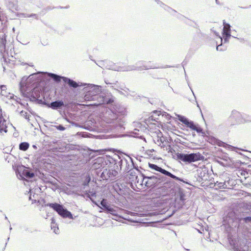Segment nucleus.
Instances as JSON below:
<instances>
[{"instance_id": "f257e3e1", "label": "nucleus", "mask_w": 251, "mask_h": 251, "mask_svg": "<svg viewBox=\"0 0 251 251\" xmlns=\"http://www.w3.org/2000/svg\"><path fill=\"white\" fill-rule=\"evenodd\" d=\"M106 114L110 116L107 121L99 117H89L84 123L83 128L97 132H123L125 129L123 120L126 114L125 108L115 105L112 109L107 110Z\"/></svg>"}, {"instance_id": "f03ea898", "label": "nucleus", "mask_w": 251, "mask_h": 251, "mask_svg": "<svg viewBox=\"0 0 251 251\" xmlns=\"http://www.w3.org/2000/svg\"><path fill=\"white\" fill-rule=\"evenodd\" d=\"M148 165L149 168L151 170L160 173H152L153 175L152 176H149L156 177L157 176H158L157 178H160L161 179H162V180H159V181H157V182L154 184V186L152 187H150L151 189L157 188L158 189L162 190L164 193L166 192V193H168V192H171L175 185L174 181L171 180V179L176 180L179 183L183 182L189 185H192L191 184V182L187 179L176 176L171 172L162 168L156 164L149 163Z\"/></svg>"}, {"instance_id": "7ed1b4c3", "label": "nucleus", "mask_w": 251, "mask_h": 251, "mask_svg": "<svg viewBox=\"0 0 251 251\" xmlns=\"http://www.w3.org/2000/svg\"><path fill=\"white\" fill-rule=\"evenodd\" d=\"M107 162L111 166V170H105L103 175L106 177L110 178V181L116 179L119 174H126L132 169L137 168V164L134 160L129 155L124 156L114 155L111 156Z\"/></svg>"}, {"instance_id": "20e7f679", "label": "nucleus", "mask_w": 251, "mask_h": 251, "mask_svg": "<svg viewBox=\"0 0 251 251\" xmlns=\"http://www.w3.org/2000/svg\"><path fill=\"white\" fill-rule=\"evenodd\" d=\"M88 184L89 182H84L83 183L84 190L82 191V193L83 197L90 199L93 203L97 206L100 204L101 208L104 212L111 214L113 220L118 221L121 217L118 214V207L110 205L102 198V188L97 185L92 189H88L89 188Z\"/></svg>"}, {"instance_id": "39448f33", "label": "nucleus", "mask_w": 251, "mask_h": 251, "mask_svg": "<svg viewBox=\"0 0 251 251\" xmlns=\"http://www.w3.org/2000/svg\"><path fill=\"white\" fill-rule=\"evenodd\" d=\"M135 168L126 173L127 175L124 179L133 190H135V187L138 189L150 188L157 181L162 180L160 178H157L158 177L157 176H149L148 174H144L140 170L141 168L138 165L137 168Z\"/></svg>"}, {"instance_id": "423d86ee", "label": "nucleus", "mask_w": 251, "mask_h": 251, "mask_svg": "<svg viewBox=\"0 0 251 251\" xmlns=\"http://www.w3.org/2000/svg\"><path fill=\"white\" fill-rule=\"evenodd\" d=\"M81 94L84 100L87 101H96L91 104L97 106L102 104H112L113 99L111 96L106 95L101 91V86L91 83H85V86L83 87Z\"/></svg>"}, {"instance_id": "0eeeda50", "label": "nucleus", "mask_w": 251, "mask_h": 251, "mask_svg": "<svg viewBox=\"0 0 251 251\" xmlns=\"http://www.w3.org/2000/svg\"><path fill=\"white\" fill-rule=\"evenodd\" d=\"M111 158L109 155L106 156L98 157L92 161V168L95 170V173L96 174L97 179L99 181H105V182L110 181V178L104 177L103 175L105 170H111V166L109 165L107 162L109 159Z\"/></svg>"}, {"instance_id": "6e6552de", "label": "nucleus", "mask_w": 251, "mask_h": 251, "mask_svg": "<svg viewBox=\"0 0 251 251\" xmlns=\"http://www.w3.org/2000/svg\"><path fill=\"white\" fill-rule=\"evenodd\" d=\"M166 151L171 153L174 159L179 160L186 163H190L198 161L203 160L204 157L200 152L183 153L176 152L171 144H168Z\"/></svg>"}, {"instance_id": "1a4fd4ad", "label": "nucleus", "mask_w": 251, "mask_h": 251, "mask_svg": "<svg viewBox=\"0 0 251 251\" xmlns=\"http://www.w3.org/2000/svg\"><path fill=\"white\" fill-rule=\"evenodd\" d=\"M6 35H3L0 41V54L2 56L3 61L7 63V57H13V52L15 54L14 45L10 43L6 46Z\"/></svg>"}, {"instance_id": "9d476101", "label": "nucleus", "mask_w": 251, "mask_h": 251, "mask_svg": "<svg viewBox=\"0 0 251 251\" xmlns=\"http://www.w3.org/2000/svg\"><path fill=\"white\" fill-rule=\"evenodd\" d=\"M45 205V206H48L52 208L62 218H68L72 220L74 219L72 213L68 210V209L63 204H59L57 202H49Z\"/></svg>"}, {"instance_id": "9b49d317", "label": "nucleus", "mask_w": 251, "mask_h": 251, "mask_svg": "<svg viewBox=\"0 0 251 251\" xmlns=\"http://www.w3.org/2000/svg\"><path fill=\"white\" fill-rule=\"evenodd\" d=\"M128 183L124 179L117 180L114 182L112 188L114 192L121 196L129 195L132 191Z\"/></svg>"}, {"instance_id": "f8f14e48", "label": "nucleus", "mask_w": 251, "mask_h": 251, "mask_svg": "<svg viewBox=\"0 0 251 251\" xmlns=\"http://www.w3.org/2000/svg\"><path fill=\"white\" fill-rule=\"evenodd\" d=\"M228 241L233 251H247L248 250L246 244L239 239L229 237Z\"/></svg>"}, {"instance_id": "ddd939ff", "label": "nucleus", "mask_w": 251, "mask_h": 251, "mask_svg": "<svg viewBox=\"0 0 251 251\" xmlns=\"http://www.w3.org/2000/svg\"><path fill=\"white\" fill-rule=\"evenodd\" d=\"M228 120L232 125L243 124V113L236 110H233L228 118Z\"/></svg>"}, {"instance_id": "4468645a", "label": "nucleus", "mask_w": 251, "mask_h": 251, "mask_svg": "<svg viewBox=\"0 0 251 251\" xmlns=\"http://www.w3.org/2000/svg\"><path fill=\"white\" fill-rule=\"evenodd\" d=\"M208 170L206 168L203 169H198L197 170V175L198 177L197 180L199 182L203 183L204 181L208 180L209 179Z\"/></svg>"}, {"instance_id": "2eb2a0df", "label": "nucleus", "mask_w": 251, "mask_h": 251, "mask_svg": "<svg viewBox=\"0 0 251 251\" xmlns=\"http://www.w3.org/2000/svg\"><path fill=\"white\" fill-rule=\"evenodd\" d=\"M64 83L65 84H68L69 87L75 89L78 88L79 91L82 90L83 87L85 86V83L76 82L67 77L64 78Z\"/></svg>"}, {"instance_id": "dca6fc26", "label": "nucleus", "mask_w": 251, "mask_h": 251, "mask_svg": "<svg viewBox=\"0 0 251 251\" xmlns=\"http://www.w3.org/2000/svg\"><path fill=\"white\" fill-rule=\"evenodd\" d=\"M43 73H44V72H38L35 74L33 73V74H31V75H30L29 76L34 75H40V74H43ZM45 74L47 75V76L48 77L51 78L52 79V80L56 83H59L60 82H61L62 81L64 82V78H65V77H66V76H64L59 75L56 74H54V73H52L45 72Z\"/></svg>"}, {"instance_id": "f3484780", "label": "nucleus", "mask_w": 251, "mask_h": 251, "mask_svg": "<svg viewBox=\"0 0 251 251\" xmlns=\"http://www.w3.org/2000/svg\"><path fill=\"white\" fill-rule=\"evenodd\" d=\"M131 71H142V70H146L150 69H157V68H171L173 67V66L170 65H166L165 66H136V64L135 65H130Z\"/></svg>"}, {"instance_id": "a211bd4d", "label": "nucleus", "mask_w": 251, "mask_h": 251, "mask_svg": "<svg viewBox=\"0 0 251 251\" xmlns=\"http://www.w3.org/2000/svg\"><path fill=\"white\" fill-rule=\"evenodd\" d=\"M176 119L185 125L187 127L190 128L193 127V126L194 123L193 121H191L186 117L179 114H176Z\"/></svg>"}, {"instance_id": "6ab92c4d", "label": "nucleus", "mask_w": 251, "mask_h": 251, "mask_svg": "<svg viewBox=\"0 0 251 251\" xmlns=\"http://www.w3.org/2000/svg\"><path fill=\"white\" fill-rule=\"evenodd\" d=\"M64 106V102L62 100H57L54 101H51L49 105V107L54 109H62Z\"/></svg>"}, {"instance_id": "aec40b11", "label": "nucleus", "mask_w": 251, "mask_h": 251, "mask_svg": "<svg viewBox=\"0 0 251 251\" xmlns=\"http://www.w3.org/2000/svg\"><path fill=\"white\" fill-rule=\"evenodd\" d=\"M58 149L60 152H69L71 151H74L76 149L75 145L71 144H65L61 146H58Z\"/></svg>"}, {"instance_id": "412c9836", "label": "nucleus", "mask_w": 251, "mask_h": 251, "mask_svg": "<svg viewBox=\"0 0 251 251\" xmlns=\"http://www.w3.org/2000/svg\"><path fill=\"white\" fill-rule=\"evenodd\" d=\"M5 5L7 8L11 11L12 12H14V11L18 10V5L16 3H15L14 2L11 1L9 0H5Z\"/></svg>"}, {"instance_id": "4be33fe9", "label": "nucleus", "mask_w": 251, "mask_h": 251, "mask_svg": "<svg viewBox=\"0 0 251 251\" xmlns=\"http://www.w3.org/2000/svg\"><path fill=\"white\" fill-rule=\"evenodd\" d=\"M222 36L224 40V43H227L229 42V38L231 37V31H226L223 30ZM232 37L235 38V37L232 36Z\"/></svg>"}, {"instance_id": "5701e85b", "label": "nucleus", "mask_w": 251, "mask_h": 251, "mask_svg": "<svg viewBox=\"0 0 251 251\" xmlns=\"http://www.w3.org/2000/svg\"><path fill=\"white\" fill-rule=\"evenodd\" d=\"M51 222L50 227H51V229L53 230V232L55 234H58L59 229L58 226L57 224L55 223V220L54 218L53 217H52L51 219Z\"/></svg>"}, {"instance_id": "b1692460", "label": "nucleus", "mask_w": 251, "mask_h": 251, "mask_svg": "<svg viewBox=\"0 0 251 251\" xmlns=\"http://www.w3.org/2000/svg\"><path fill=\"white\" fill-rule=\"evenodd\" d=\"M8 21H2L0 22V32L3 33V35H6V33L7 32V23Z\"/></svg>"}, {"instance_id": "393cba45", "label": "nucleus", "mask_w": 251, "mask_h": 251, "mask_svg": "<svg viewBox=\"0 0 251 251\" xmlns=\"http://www.w3.org/2000/svg\"><path fill=\"white\" fill-rule=\"evenodd\" d=\"M193 127L191 128L193 130L196 131L198 133H201L202 136L205 135V132L203 131V129L198 125L194 123Z\"/></svg>"}, {"instance_id": "a878e982", "label": "nucleus", "mask_w": 251, "mask_h": 251, "mask_svg": "<svg viewBox=\"0 0 251 251\" xmlns=\"http://www.w3.org/2000/svg\"><path fill=\"white\" fill-rule=\"evenodd\" d=\"M112 70H114L117 71H131L130 65L125 66V67H118L117 68L115 67L110 68Z\"/></svg>"}, {"instance_id": "bb28decb", "label": "nucleus", "mask_w": 251, "mask_h": 251, "mask_svg": "<svg viewBox=\"0 0 251 251\" xmlns=\"http://www.w3.org/2000/svg\"><path fill=\"white\" fill-rule=\"evenodd\" d=\"M29 147V144L26 142H21L19 145V148L23 151H26Z\"/></svg>"}, {"instance_id": "cd10ccee", "label": "nucleus", "mask_w": 251, "mask_h": 251, "mask_svg": "<svg viewBox=\"0 0 251 251\" xmlns=\"http://www.w3.org/2000/svg\"><path fill=\"white\" fill-rule=\"evenodd\" d=\"M221 159L223 160L228 162L232 164L234 163V161L233 160V158L229 157L228 154L226 153H223L221 156Z\"/></svg>"}, {"instance_id": "c85d7f7f", "label": "nucleus", "mask_w": 251, "mask_h": 251, "mask_svg": "<svg viewBox=\"0 0 251 251\" xmlns=\"http://www.w3.org/2000/svg\"><path fill=\"white\" fill-rule=\"evenodd\" d=\"M90 151H91V149H88L86 150L83 151V152L82 153V155L84 157V161L86 162H89V156Z\"/></svg>"}, {"instance_id": "c756f323", "label": "nucleus", "mask_w": 251, "mask_h": 251, "mask_svg": "<svg viewBox=\"0 0 251 251\" xmlns=\"http://www.w3.org/2000/svg\"><path fill=\"white\" fill-rule=\"evenodd\" d=\"M167 140V137L164 136L161 132L157 135V141L161 145V143H165V141Z\"/></svg>"}, {"instance_id": "7c9ffc66", "label": "nucleus", "mask_w": 251, "mask_h": 251, "mask_svg": "<svg viewBox=\"0 0 251 251\" xmlns=\"http://www.w3.org/2000/svg\"><path fill=\"white\" fill-rule=\"evenodd\" d=\"M214 33L215 34V35L216 36H218L219 37V38L220 39H221V45H218V46H217V47H216V50H219V51H224L225 50H226V48H220V47H221L222 46V44H223V39L222 38V37L220 36L219 33H218L217 32L214 31Z\"/></svg>"}, {"instance_id": "2f4dec72", "label": "nucleus", "mask_w": 251, "mask_h": 251, "mask_svg": "<svg viewBox=\"0 0 251 251\" xmlns=\"http://www.w3.org/2000/svg\"><path fill=\"white\" fill-rule=\"evenodd\" d=\"M2 21H8L7 18L6 14L0 8V22Z\"/></svg>"}, {"instance_id": "473e14b6", "label": "nucleus", "mask_w": 251, "mask_h": 251, "mask_svg": "<svg viewBox=\"0 0 251 251\" xmlns=\"http://www.w3.org/2000/svg\"><path fill=\"white\" fill-rule=\"evenodd\" d=\"M243 123L248 122H251V115L243 113Z\"/></svg>"}, {"instance_id": "72a5a7b5", "label": "nucleus", "mask_w": 251, "mask_h": 251, "mask_svg": "<svg viewBox=\"0 0 251 251\" xmlns=\"http://www.w3.org/2000/svg\"><path fill=\"white\" fill-rule=\"evenodd\" d=\"M240 221H243L244 223L247 224H251V216L241 218Z\"/></svg>"}, {"instance_id": "f704fd0d", "label": "nucleus", "mask_w": 251, "mask_h": 251, "mask_svg": "<svg viewBox=\"0 0 251 251\" xmlns=\"http://www.w3.org/2000/svg\"><path fill=\"white\" fill-rule=\"evenodd\" d=\"M137 131H139V130H137L136 129H134V131L132 132L131 136L133 137L139 138L140 139H144L145 140L146 139H145V138L144 137V136H143V135H141L140 136H138V133Z\"/></svg>"}, {"instance_id": "c9c22d12", "label": "nucleus", "mask_w": 251, "mask_h": 251, "mask_svg": "<svg viewBox=\"0 0 251 251\" xmlns=\"http://www.w3.org/2000/svg\"><path fill=\"white\" fill-rule=\"evenodd\" d=\"M223 25L224 28L223 30H226V31H231V26L228 24L226 23L225 20H223Z\"/></svg>"}, {"instance_id": "e433bc0d", "label": "nucleus", "mask_w": 251, "mask_h": 251, "mask_svg": "<svg viewBox=\"0 0 251 251\" xmlns=\"http://www.w3.org/2000/svg\"><path fill=\"white\" fill-rule=\"evenodd\" d=\"M0 89L1 90L0 94L2 96L7 97L6 94L4 93V91L6 90V86L5 85H0Z\"/></svg>"}, {"instance_id": "4c0bfd02", "label": "nucleus", "mask_w": 251, "mask_h": 251, "mask_svg": "<svg viewBox=\"0 0 251 251\" xmlns=\"http://www.w3.org/2000/svg\"><path fill=\"white\" fill-rule=\"evenodd\" d=\"M226 182L228 183V184H229L230 180H229L228 181H227L226 182H219L217 184V186L220 188H225L227 186V185L226 184Z\"/></svg>"}, {"instance_id": "58836bf2", "label": "nucleus", "mask_w": 251, "mask_h": 251, "mask_svg": "<svg viewBox=\"0 0 251 251\" xmlns=\"http://www.w3.org/2000/svg\"><path fill=\"white\" fill-rule=\"evenodd\" d=\"M21 116H24L26 120L29 121V115H27V112L24 110H22L20 112Z\"/></svg>"}, {"instance_id": "ea45409f", "label": "nucleus", "mask_w": 251, "mask_h": 251, "mask_svg": "<svg viewBox=\"0 0 251 251\" xmlns=\"http://www.w3.org/2000/svg\"><path fill=\"white\" fill-rule=\"evenodd\" d=\"M145 61H138L136 63V66H142V67H144V66H154V65H145Z\"/></svg>"}, {"instance_id": "a19ab883", "label": "nucleus", "mask_w": 251, "mask_h": 251, "mask_svg": "<svg viewBox=\"0 0 251 251\" xmlns=\"http://www.w3.org/2000/svg\"><path fill=\"white\" fill-rule=\"evenodd\" d=\"M96 154V152L94 151L91 150V151H90L89 153V162L95 157Z\"/></svg>"}, {"instance_id": "79ce46f5", "label": "nucleus", "mask_w": 251, "mask_h": 251, "mask_svg": "<svg viewBox=\"0 0 251 251\" xmlns=\"http://www.w3.org/2000/svg\"><path fill=\"white\" fill-rule=\"evenodd\" d=\"M53 126L55 127L57 130L60 131H63L65 129V127L62 125L61 124Z\"/></svg>"}, {"instance_id": "37998d69", "label": "nucleus", "mask_w": 251, "mask_h": 251, "mask_svg": "<svg viewBox=\"0 0 251 251\" xmlns=\"http://www.w3.org/2000/svg\"><path fill=\"white\" fill-rule=\"evenodd\" d=\"M163 8L166 11L170 12V10H171L172 11H174L175 12H176V11L173 9L172 8L169 7V6L165 4Z\"/></svg>"}, {"instance_id": "c03bdc74", "label": "nucleus", "mask_w": 251, "mask_h": 251, "mask_svg": "<svg viewBox=\"0 0 251 251\" xmlns=\"http://www.w3.org/2000/svg\"><path fill=\"white\" fill-rule=\"evenodd\" d=\"M26 176L29 178H33L35 176V174L33 172H28L26 173Z\"/></svg>"}, {"instance_id": "a18cd8bd", "label": "nucleus", "mask_w": 251, "mask_h": 251, "mask_svg": "<svg viewBox=\"0 0 251 251\" xmlns=\"http://www.w3.org/2000/svg\"><path fill=\"white\" fill-rule=\"evenodd\" d=\"M228 148L229 149H230L231 151H235L237 152V150H241V149H239V148H238L237 147H233V146H231V145H229Z\"/></svg>"}, {"instance_id": "49530a36", "label": "nucleus", "mask_w": 251, "mask_h": 251, "mask_svg": "<svg viewBox=\"0 0 251 251\" xmlns=\"http://www.w3.org/2000/svg\"><path fill=\"white\" fill-rule=\"evenodd\" d=\"M173 142V139L171 137H169V138L167 137V140L165 141V143L168 144H171V143Z\"/></svg>"}, {"instance_id": "de8ad7c7", "label": "nucleus", "mask_w": 251, "mask_h": 251, "mask_svg": "<svg viewBox=\"0 0 251 251\" xmlns=\"http://www.w3.org/2000/svg\"><path fill=\"white\" fill-rule=\"evenodd\" d=\"M154 1L159 4L161 7H163L164 5H165V4H164L163 2L160 1V0H154Z\"/></svg>"}, {"instance_id": "09e8293b", "label": "nucleus", "mask_w": 251, "mask_h": 251, "mask_svg": "<svg viewBox=\"0 0 251 251\" xmlns=\"http://www.w3.org/2000/svg\"><path fill=\"white\" fill-rule=\"evenodd\" d=\"M161 147L162 149H163L164 150H166L167 149V148L168 147L167 144L166 143H161V145H159Z\"/></svg>"}, {"instance_id": "8fccbe9b", "label": "nucleus", "mask_w": 251, "mask_h": 251, "mask_svg": "<svg viewBox=\"0 0 251 251\" xmlns=\"http://www.w3.org/2000/svg\"><path fill=\"white\" fill-rule=\"evenodd\" d=\"M66 121H67V122H68L69 123L71 124L72 125H74V126H78V124L77 123H75V122H72V121H71V120H70V119H68V118H66Z\"/></svg>"}, {"instance_id": "3c124183", "label": "nucleus", "mask_w": 251, "mask_h": 251, "mask_svg": "<svg viewBox=\"0 0 251 251\" xmlns=\"http://www.w3.org/2000/svg\"><path fill=\"white\" fill-rule=\"evenodd\" d=\"M154 151V150L153 149L149 150L146 151V153L149 156H151V155H152L151 153Z\"/></svg>"}, {"instance_id": "603ef678", "label": "nucleus", "mask_w": 251, "mask_h": 251, "mask_svg": "<svg viewBox=\"0 0 251 251\" xmlns=\"http://www.w3.org/2000/svg\"><path fill=\"white\" fill-rule=\"evenodd\" d=\"M30 17L34 18L35 19H37V20L38 19V16L36 14H33V13L30 14Z\"/></svg>"}, {"instance_id": "864d4df0", "label": "nucleus", "mask_w": 251, "mask_h": 251, "mask_svg": "<svg viewBox=\"0 0 251 251\" xmlns=\"http://www.w3.org/2000/svg\"><path fill=\"white\" fill-rule=\"evenodd\" d=\"M188 85H189L188 84ZM189 86L190 88L191 89V91H192V93H193V95H194V98H195V101H196V103H197V106H198L199 108H200V106H199V104H198V102L196 101V96H195V94H194V92L193 91V90H192V89H191V88L190 87V86Z\"/></svg>"}, {"instance_id": "5fc2aeb1", "label": "nucleus", "mask_w": 251, "mask_h": 251, "mask_svg": "<svg viewBox=\"0 0 251 251\" xmlns=\"http://www.w3.org/2000/svg\"><path fill=\"white\" fill-rule=\"evenodd\" d=\"M26 105H27V107L26 108V109H27V110H28L30 113L33 114L34 112L32 111L31 108L28 106V105L27 103H26Z\"/></svg>"}, {"instance_id": "6e6d98bb", "label": "nucleus", "mask_w": 251, "mask_h": 251, "mask_svg": "<svg viewBox=\"0 0 251 251\" xmlns=\"http://www.w3.org/2000/svg\"><path fill=\"white\" fill-rule=\"evenodd\" d=\"M5 121H4L2 123L0 121V133H1L3 131V128L1 127V126L4 125Z\"/></svg>"}, {"instance_id": "4d7b16f0", "label": "nucleus", "mask_w": 251, "mask_h": 251, "mask_svg": "<svg viewBox=\"0 0 251 251\" xmlns=\"http://www.w3.org/2000/svg\"><path fill=\"white\" fill-rule=\"evenodd\" d=\"M23 15L25 18L30 17V14L27 13H23Z\"/></svg>"}, {"instance_id": "13d9d810", "label": "nucleus", "mask_w": 251, "mask_h": 251, "mask_svg": "<svg viewBox=\"0 0 251 251\" xmlns=\"http://www.w3.org/2000/svg\"><path fill=\"white\" fill-rule=\"evenodd\" d=\"M153 114H156V115H158V116H159V115H160V113H161V111H154L153 112Z\"/></svg>"}, {"instance_id": "bf43d9fd", "label": "nucleus", "mask_w": 251, "mask_h": 251, "mask_svg": "<svg viewBox=\"0 0 251 251\" xmlns=\"http://www.w3.org/2000/svg\"><path fill=\"white\" fill-rule=\"evenodd\" d=\"M187 64V62L185 60H184L182 63V67L184 68V66L186 65Z\"/></svg>"}, {"instance_id": "052dcab7", "label": "nucleus", "mask_w": 251, "mask_h": 251, "mask_svg": "<svg viewBox=\"0 0 251 251\" xmlns=\"http://www.w3.org/2000/svg\"><path fill=\"white\" fill-rule=\"evenodd\" d=\"M103 61H99L98 63H97V64L98 66L100 67V66L102 65L103 64Z\"/></svg>"}, {"instance_id": "680f3d73", "label": "nucleus", "mask_w": 251, "mask_h": 251, "mask_svg": "<svg viewBox=\"0 0 251 251\" xmlns=\"http://www.w3.org/2000/svg\"><path fill=\"white\" fill-rule=\"evenodd\" d=\"M136 93L135 92H132L130 94H129V95L132 97H135L136 96Z\"/></svg>"}, {"instance_id": "e2e57ef3", "label": "nucleus", "mask_w": 251, "mask_h": 251, "mask_svg": "<svg viewBox=\"0 0 251 251\" xmlns=\"http://www.w3.org/2000/svg\"><path fill=\"white\" fill-rule=\"evenodd\" d=\"M25 230L28 231V232H29L30 233L32 232V230L30 229H29L28 227H27L25 228Z\"/></svg>"}, {"instance_id": "0e129e2a", "label": "nucleus", "mask_w": 251, "mask_h": 251, "mask_svg": "<svg viewBox=\"0 0 251 251\" xmlns=\"http://www.w3.org/2000/svg\"><path fill=\"white\" fill-rule=\"evenodd\" d=\"M239 7L241 8L247 9V8H251V5H249V6H247V7H241V6H239Z\"/></svg>"}, {"instance_id": "69168bd1", "label": "nucleus", "mask_w": 251, "mask_h": 251, "mask_svg": "<svg viewBox=\"0 0 251 251\" xmlns=\"http://www.w3.org/2000/svg\"><path fill=\"white\" fill-rule=\"evenodd\" d=\"M54 7H53V8H51L50 6H48L47 8H46V10H50L53 8H54Z\"/></svg>"}, {"instance_id": "338daca9", "label": "nucleus", "mask_w": 251, "mask_h": 251, "mask_svg": "<svg viewBox=\"0 0 251 251\" xmlns=\"http://www.w3.org/2000/svg\"><path fill=\"white\" fill-rule=\"evenodd\" d=\"M32 100V101H37V100H40L39 99H37L35 97H33Z\"/></svg>"}, {"instance_id": "774afa93", "label": "nucleus", "mask_w": 251, "mask_h": 251, "mask_svg": "<svg viewBox=\"0 0 251 251\" xmlns=\"http://www.w3.org/2000/svg\"><path fill=\"white\" fill-rule=\"evenodd\" d=\"M215 2H216V4L218 5L221 4L220 1L218 0H215Z\"/></svg>"}]
</instances>
